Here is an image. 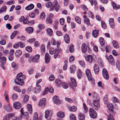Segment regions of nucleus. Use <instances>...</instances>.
<instances>
[{"label":"nucleus","instance_id":"nucleus-4","mask_svg":"<svg viewBox=\"0 0 120 120\" xmlns=\"http://www.w3.org/2000/svg\"><path fill=\"white\" fill-rule=\"evenodd\" d=\"M89 114L90 117L93 118H95L97 117V113L92 108H90L89 110Z\"/></svg>","mask_w":120,"mask_h":120},{"label":"nucleus","instance_id":"nucleus-31","mask_svg":"<svg viewBox=\"0 0 120 120\" xmlns=\"http://www.w3.org/2000/svg\"><path fill=\"white\" fill-rule=\"evenodd\" d=\"M26 31L28 33H30L33 32V28L31 27H29L26 29Z\"/></svg>","mask_w":120,"mask_h":120},{"label":"nucleus","instance_id":"nucleus-24","mask_svg":"<svg viewBox=\"0 0 120 120\" xmlns=\"http://www.w3.org/2000/svg\"><path fill=\"white\" fill-rule=\"evenodd\" d=\"M47 33L49 35L51 36L53 34V31L50 28L47 29L46 30Z\"/></svg>","mask_w":120,"mask_h":120},{"label":"nucleus","instance_id":"nucleus-6","mask_svg":"<svg viewBox=\"0 0 120 120\" xmlns=\"http://www.w3.org/2000/svg\"><path fill=\"white\" fill-rule=\"evenodd\" d=\"M15 83L20 85H23L24 84V81L23 79L21 78H17L14 80Z\"/></svg>","mask_w":120,"mask_h":120},{"label":"nucleus","instance_id":"nucleus-40","mask_svg":"<svg viewBox=\"0 0 120 120\" xmlns=\"http://www.w3.org/2000/svg\"><path fill=\"white\" fill-rule=\"evenodd\" d=\"M75 20L76 22L79 24L81 23V19L80 18L78 17H76L75 18Z\"/></svg>","mask_w":120,"mask_h":120},{"label":"nucleus","instance_id":"nucleus-47","mask_svg":"<svg viewBox=\"0 0 120 120\" xmlns=\"http://www.w3.org/2000/svg\"><path fill=\"white\" fill-rule=\"evenodd\" d=\"M88 15L89 17L90 18L93 19L94 17L93 14L91 11L88 12Z\"/></svg>","mask_w":120,"mask_h":120},{"label":"nucleus","instance_id":"nucleus-45","mask_svg":"<svg viewBox=\"0 0 120 120\" xmlns=\"http://www.w3.org/2000/svg\"><path fill=\"white\" fill-rule=\"evenodd\" d=\"M17 32L16 31H14L11 35L10 37L12 39H13L16 35Z\"/></svg>","mask_w":120,"mask_h":120},{"label":"nucleus","instance_id":"nucleus-13","mask_svg":"<svg viewBox=\"0 0 120 120\" xmlns=\"http://www.w3.org/2000/svg\"><path fill=\"white\" fill-rule=\"evenodd\" d=\"M95 73L97 74L99 72V68L98 65L97 64H95L93 67Z\"/></svg>","mask_w":120,"mask_h":120},{"label":"nucleus","instance_id":"nucleus-57","mask_svg":"<svg viewBox=\"0 0 120 120\" xmlns=\"http://www.w3.org/2000/svg\"><path fill=\"white\" fill-rule=\"evenodd\" d=\"M101 23L102 27L104 29L106 28V25L104 22L102 21L101 22Z\"/></svg>","mask_w":120,"mask_h":120},{"label":"nucleus","instance_id":"nucleus-14","mask_svg":"<svg viewBox=\"0 0 120 120\" xmlns=\"http://www.w3.org/2000/svg\"><path fill=\"white\" fill-rule=\"evenodd\" d=\"M99 41L101 45L100 47V48L102 50V46H104L105 44V41L104 38L102 37L100 38H99Z\"/></svg>","mask_w":120,"mask_h":120},{"label":"nucleus","instance_id":"nucleus-27","mask_svg":"<svg viewBox=\"0 0 120 120\" xmlns=\"http://www.w3.org/2000/svg\"><path fill=\"white\" fill-rule=\"evenodd\" d=\"M34 7V5L32 4H31L27 6L26 8L25 9L27 10H30L33 9Z\"/></svg>","mask_w":120,"mask_h":120},{"label":"nucleus","instance_id":"nucleus-55","mask_svg":"<svg viewBox=\"0 0 120 120\" xmlns=\"http://www.w3.org/2000/svg\"><path fill=\"white\" fill-rule=\"evenodd\" d=\"M61 85L64 89H67L68 87V84L65 82H62V84H61Z\"/></svg>","mask_w":120,"mask_h":120},{"label":"nucleus","instance_id":"nucleus-30","mask_svg":"<svg viewBox=\"0 0 120 120\" xmlns=\"http://www.w3.org/2000/svg\"><path fill=\"white\" fill-rule=\"evenodd\" d=\"M78 118L80 120H84L85 119V116L83 114L80 113L78 115Z\"/></svg>","mask_w":120,"mask_h":120},{"label":"nucleus","instance_id":"nucleus-56","mask_svg":"<svg viewBox=\"0 0 120 120\" xmlns=\"http://www.w3.org/2000/svg\"><path fill=\"white\" fill-rule=\"evenodd\" d=\"M52 5H53V4H52V2L51 1H49L46 3V5L48 8H50L51 6Z\"/></svg>","mask_w":120,"mask_h":120},{"label":"nucleus","instance_id":"nucleus-19","mask_svg":"<svg viewBox=\"0 0 120 120\" xmlns=\"http://www.w3.org/2000/svg\"><path fill=\"white\" fill-rule=\"evenodd\" d=\"M40 55L37 54L35 55L33 57V62L38 63L40 58Z\"/></svg>","mask_w":120,"mask_h":120},{"label":"nucleus","instance_id":"nucleus-11","mask_svg":"<svg viewBox=\"0 0 120 120\" xmlns=\"http://www.w3.org/2000/svg\"><path fill=\"white\" fill-rule=\"evenodd\" d=\"M53 99L54 103L56 105L59 104L60 103V101L57 96H55L53 98Z\"/></svg>","mask_w":120,"mask_h":120},{"label":"nucleus","instance_id":"nucleus-36","mask_svg":"<svg viewBox=\"0 0 120 120\" xmlns=\"http://www.w3.org/2000/svg\"><path fill=\"white\" fill-rule=\"evenodd\" d=\"M6 10L7 7L5 6H3L0 9V14L3 12L6 11Z\"/></svg>","mask_w":120,"mask_h":120},{"label":"nucleus","instance_id":"nucleus-9","mask_svg":"<svg viewBox=\"0 0 120 120\" xmlns=\"http://www.w3.org/2000/svg\"><path fill=\"white\" fill-rule=\"evenodd\" d=\"M60 50V49L59 48L56 49L55 50L54 56V58H56L57 57L58 58H59L60 57V55L58 54Z\"/></svg>","mask_w":120,"mask_h":120},{"label":"nucleus","instance_id":"nucleus-43","mask_svg":"<svg viewBox=\"0 0 120 120\" xmlns=\"http://www.w3.org/2000/svg\"><path fill=\"white\" fill-rule=\"evenodd\" d=\"M58 21L56 20L55 21V23L53 27L54 29L55 30H57L58 28Z\"/></svg>","mask_w":120,"mask_h":120},{"label":"nucleus","instance_id":"nucleus-22","mask_svg":"<svg viewBox=\"0 0 120 120\" xmlns=\"http://www.w3.org/2000/svg\"><path fill=\"white\" fill-rule=\"evenodd\" d=\"M4 107L8 112L10 111L11 110V108L9 104L4 105Z\"/></svg>","mask_w":120,"mask_h":120},{"label":"nucleus","instance_id":"nucleus-21","mask_svg":"<svg viewBox=\"0 0 120 120\" xmlns=\"http://www.w3.org/2000/svg\"><path fill=\"white\" fill-rule=\"evenodd\" d=\"M46 99L45 98H43L39 101V105L41 106L43 105H45V103Z\"/></svg>","mask_w":120,"mask_h":120},{"label":"nucleus","instance_id":"nucleus-7","mask_svg":"<svg viewBox=\"0 0 120 120\" xmlns=\"http://www.w3.org/2000/svg\"><path fill=\"white\" fill-rule=\"evenodd\" d=\"M105 57L107 60H108L109 63L112 64H114V58L111 55H110L109 56H108L107 55L105 56Z\"/></svg>","mask_w":120,"mask_h":120},{"label":"nucleus","instance_id":"nucleus-38","mask_svg":"<svg viewBox=\"0 0 120 120\" xmlns=\"http://www.w3.org/2000/svg\"><path fill=\"white\" fill-rule=\"evenodd\" d=\"M22 52L20 50H17L15 52V55L16 56L19 57L22 54Z\"/></svg>","mask_w":120,"mask_h":120},{"label":"nucleus","instance_id":"nucleus-51","mask_svg":"<svg viewBox=\"0 0 120 120\" xmlns=\"http://www.w3.org/2000/svg\"><path fill=\"white\" fill-rule=\"evenodd\" d=\"M45 13L44 12H42L40 15V19H41L45 18Z\"/></svg>","mask_w":120,"mask_h":120},{"label":"nucleus","instance_id":"nucleus-39","mask_svg":"<svg viewBox=\"0 0 120 120\" xmlns=\"http://www.w3.org/2000/svg\"><path fill=\"white\" fill-rule=\"evenodd\" d=\"M41 51L42 54L45 53V46L43 44H42L41 48Z\"/></svg>","mask_w":120,"mask_h":120},{"label":"nucleus","instance_id":"nucleus-48","mask_svg":"<svg viewBox=\"0 0 120 120\" xmlns=\"http://www.w3.org/2000/svg\"><path fill=\"white\" fill-rule=\"evenodd\" d=\"M37 86L35 88V92H39L41 90V86L39 85H37Z\"/></svg>","mask_w":120,"mask_h":120},{"label":"nucleus","instance_id":"nucleus-5","mask_svg":"<svg viewBox=\"0 0 120 120\" xmlns=\"http://www.w3.org/2000/svg\"><path fill=\"white\" fill-rule=\"evenodd\" d=\"M81 49L82 52L84 53H85L86 52L88 49L89 52L91 51L89 47L88 46L86 45V44L85 43L82 44Z\"/></svg>","mask_w":120,"mask_h":120},{"label":"nucleus","instance_id":"nucleus-53","mask_svg":"<svg viewBox=\"0 0 120 120\" xmlns=\"http://www.w3.org/2000/svg\"><path fill=\"white\" fill-rule=\"evenodd\" d=\"M112 101L114 103L116 102L118 103L119 102L118 100L115 97H114L112 98Z\"/></svg>","mask_w":120,"mask_h":120},{"label":"nucleus","instance_id":"nucleus-41","mask_svg":"<svg viewBox=\"0 0 120 120\" xmlns=\"http://www.w3.org/2000/svg\"><path fill=\"white\" fill-rule=\"evenodd\" d=\"M46 23L48 24H50L52 23V19L50 18H47L46 19Z\"/></svg>","mask_w":120,"mask_h":120},{"label":"nucleus","instance_id":"nucleus-3","mask_svg":"<svg viewBox=\"0 0 120 120\" xmlns=\"http://www.w3.org/2000/svg\"><path fill=\"white\" fill-rule=\"evenodd\" d=\"M45 117L47 120H50L51 118L52 112L49 109L46 110L45 112Z\"/></svg>","mask_w":120,"mask_h":120},{"label":"nucleus","instance_id":"nucleus-17","mask_svg":"<svg viewBox=\"0 0 120 120\" xmlns=\"http://www.w3.org/2000/svg\"><path fill=\"white\" fill-rule=\"evenodd\" d=\"M86 73L88 79L90 80V79H91V78L92 77V76L91 74L90 70L89 69L86 70Z\"/></svg>","mask_w":120,"mask_h":120},{"label":"nucleus","instance_id":"nucleus-2","mask_svg":"<svg viewBox=\"0 0 120 120\" xmlns=\"http://www.w3.org/2000/svg\"><path fill=\"white\" fill-rule=\"evenodd\" d=\"M7 115H8L10 116L9 117V120H10V118L11 117H12V120H21L22 119L23 117L22 114H21L18 117L15 116L14 113L8 114Z\"/></svg>","mask_w":120,"mask_h":120},{"label":"nucleus","instance_id":"nucleus-25","mask_svg":"<svg viewBox=\"0 0 120 120\" xmlns=\"http://www.w3.org/2000/svg\"><path fill=\"white\" fill-rule=\"evenodd\" d=\"M99 31L94 30L92 32V34L94 38H96L98 34Z\"/></svg>","mask_w":120,"mask_h":120},{"label":"nucleus","instance_id":"nucleus-23","mask_svg":"<svg viewBox=\"0 0 120 120\" xmlns=\"http://www.w3.org/2000/svg\"><path fill=\"white\" fill-rule=\"evenodd\" d=\"M57 116L60 118H63L65 116L64 113L62 112H59L57 114Z\"/></svg>","mask_w":120,"mask_h":120},{"label":"nucleus","instance_id":"nucleus-62","mask_svg":"<svg viewBox=\"0 0 120 120\" xmlns=\"http://www.w3.org/2000/svg\"><path fill=\"white\" fill-rule=\"evenodd\" d=\"M55 79V77L52 75H51L49 77V79L50 81H53Z\"/></svg>","mask_w":120,"mask_h":120},{"label":"nucleus","instance_id":"nucleus-8","mask_svg":"<svg viewBox=\"0 0 120 120\" xmlns=\"http://www.w3.org/2000/svg\"><path fill=\"white\" fill-rule=\"evenodd\" d=\"M94 57H92V56L90 55H89L86 57H85L86 60L89 63H92L94 61Z\"/></svg>","mask_w":120,"mask_h":120},{"label":"nucleus","instance_id":"nucleus-15","mask_svg":"<svg viewBox=\"0 0 120 120\" xmlns=\"http://www.w3.org/2000/svg\"><path fill=\"white\" fill-rule=\"evenodd\" d=\"M93 104L94 106L97 108H100V103L98 100L93 101Z\"/></svg>","mask_w":120,"mask_h":120},{"label":"nucleus","instance_id":"nucleus-50","mask_svg":"<svg viewBox=\"0 0 120 120\" xmlns=\"http://www.w3.org/2000/svg\"><path fill=\"white\" fill-rule=\"evenodd\" d=\"M106 74H102L103 75L104 78L106 79H108L109 78V75L108 73H106Z\"/></svg>","mask_w":120,"mask_h":120},{"label":"nucleus","instance_id":"nucleus-54","mask_svg":"<svg viewBox=\"0 0 120 120\" xmlns=\"http://www.w3.org/2000/svg\"><path fill=\"white\" fill-rule=\"evenodd\" d=\"M107 107L109 111L113 110V106L112 104H110L107 105Z\"/></svg>","mask_w":120,"mask_h":120},{"label":"nucleus","instance_id":"nucleus-63","mask_svg":"<svg viewBox=\"0 0 120 120\" xmlns=\"http://www.w3.org/2000/svg\"><path fill=\"white\" fill-rule=\"evenodd\" d=\"M10 116L9 115L6 114L3 120H9Z\"/></svg>","mask_w":120,"mask_h":120},{"label":"nucleus","instance_id":"nucleus-20","mask_svg":"<svg viewBox=\"0 0 120 120\" xmlns=\"http://www.w3.org/2000/svg\"><path fill=\"white\" fill-rule=\"evenodd\" d=\"M111 4L113 7V9L115 10H117L120 8V6L119 5H117L113 2H111Z\"/></svg>","mask_w":120,"mask_h":120},{"label":"nucleus","instance_id":"nucleus-16","mask_svg":"<svg viewBox=\"0 0 120 120\" xmlns=\"http://www.w3.org/2000/svg\"><path fill=\"white\" fill-rule=\"evenodd\" d=\"M64 39L65 42L67 43H69L70 41V38L68 34H66L64 35Z\"/></svg>","mask_w":120,"mask_h":120},{"label":"nucleus","instance_id":"nucleus-12","mask_svg":"<svg viewBox=\"0 0 120 120\" xmlns=\"http://www.w3.org/2000/svg\"><path fill=\"white\" fill-rule=\"evenodd\" d=\"M14 107L16 109H19L21 107V104L18 102H15L13 104Z\"/></svg>","mask_w":120,"mask_h":120},{"label":"nucleus","instance_id":"nucleus-61","mask_svg":"<svg viewBox=\"0 0 120 120\" xmlns=\"http://www.w3.org/2000/svg\"><path fill=\"white\" fill-rule=\"evenodd\" d=\"M81 8L84 11H87L88 10V8L84 5H82L81 6Z\"/></svg>","mask_w":120,"mask_h":120},{"label":"nucleus","instance_id":"nucleus-64","mask_svg":"<svg viewBox=\"0 0 120 120\" xmlns=\"http://www.w3.org/2000/svg\"><path fill=\"white\" fill-rule=\"evenodd\" d=\"M117 68L118 70L120 71V64L119 62H117L116 63Z\"/></svg>","mask_w":120,"mask_h":120},{"label":"nucleus","instance_id":"nucleus-35","mask_svg":"<svg viewBox=\"0 0 120 120\" xmlns=\"http://www.w3.org/2000/svg\"><path fill=\"white\" fill-rule=\"evenodd\" d=\"M69 110L72 112H75L77 110V108L75 106H73L69 107Z\"/></svg>","mask_w":120,"mask_h":120},{"label":"nucleus","instance_id":"nucleus-44","mask_svg":"<svg viewBox=\"0 0 120 120\" xmlns=\"http://www.w3.org/2000/svg\"><path fill=\"white\" fill-rule=\"evenodd\" d=\"M84 21L88 26L90 25V23L89 19L88 18L85 19L84 20Z\"/></svg>","mask_w":120,"mask_h":120},{"label":"nucleus","instance_id":"nucleus-1","mask_svg":"<svg viewBox=\"0 0 120 120\" xmlns=\"http://www.w3.org/2000/svg\"><path fill=\"white\" fill-rule=\"evenodd\" d=\"M53 5L50 9V11H52L55 9L56 11H58L60 7L59 5L58 4L57 1L56 0L54 1L53 3Z\"/></svg>","mask_w":120,"mask_h":120},{"label":"nucleus","instance_id":"nucleus-29","mask_svg":"<svg viewBox=\"0 0 120 120\" xmlns=\"http://www.w3.org/2000/svg\"><path fill=\"white\" fill-rule=\"evenodd\" d=\"M70 79L72 84L75 87H76L77 86V84L75 79L72 77Z\"/></svg>","mask_w":120,"mask_h":120},{"label":"nucleus","instance_id":"nucleus-32","mask_svg":"<svg viewBox=\"0 0 120 120\" xmlns=\"http://www.w3.org/2000/svg\"><path fill=\"white\" fill-rule=\"evenodd\" d=\"M28 110L30 113L31 114L32 112V109L31 105L30 104H28L27 106Z\"/></svg>","mask_w":120,"mask_h":120},{"label":"nucleus","instance_id":"nucleus-49","mask_svg":"<svg viewBox=\"0 0 120 120\" xmlns=\"http://www.w3.org/2000/svg\"><path fill=\"white\" fill-rule=\"evenodd\" d=\"M70 120H76V117L75 115L73 114H71L69 116Z\"/></svg>","mask_w":120,"mask_h":120},{"label":"nucleus","instance_id":"nucleus-28","mask_svg":"<svg viewBox=\"0 0 120 120\" xmlns=\"http://www.w3.org/2000/svg\"><path fill=\"white\" fill-rule=\"evenodd\" d=\"M55 82L57 86H60L61 85V84L62 83L61 80L59 79L56 80Z\"/></svg>","mask_w":120,"mask_h":120},{"label":"nucleus","instance_id":"nucleus-42","mask_svg":"<svg viewBox=\"0 0 120 120\" xmlns=\"http://www.w3.org/2000/svg\"><path fill=\"white\" fill-rule=\"evenodd\" d=\"M112 44L114 47L116 49L119 47L116 41H113L112 42Z\"/></svg>","mask_w":120,"mask_h":120},{"label":"nucleus","instance_id":"nucleus-10","mask_svg":"<svg viewBox=\"0 0 120 120\" xmlns=\"http://www.w3.org/2000/svg\"><path fill=\"white\" fill-rule=\"evenodd\" d=\"M50 59V57L49 54L48 53H46L45 56V61L46 63H49Z\"/></svg>","mask_w":120,"mask_h":120},{"label":"nucleus","instance_id":"nucleus-18","mask_svg":"<svg viewBox=\"0 0 120 120\" xmlns=\"http://www.w3.org/2000/svg\"><path fill=\"white\" fill-rule=\"evenodd\" d=\"M109 24L111 27L113 28L114 26V19L112 18H110L109 20Z\"/></svg>","mask_w":120,"mask_h":120},{"label":"nucleus","instance_id":"nucleus-59","mask_svg":"<svg viewBox=\"0 0 120 120\" xmlns=\"http://www.w3.org/2000/svg\"><path fill=\"white\" fill-rule=\"evenodd\" d=\"M74 45L73 44H71L70 46L69 51L70 52L72 53L74 51L73 48Z\"/></svg>","mask_w":120,"mask_h":120},{"label":"nucleus","instance_id":"nucleus-34","mask_svg":"<svg viewBox=\"0 0 120 120\" xmlns=\"http://www.w3.org/2000/svg\"><path fill=\"white\" fill-rule=\"evenodd\" d=\"M113 110H112L109 111V115L108 116L113 117L112 116L115 115V112Z\"/></svg>","mask_w":120,"mask_h":120},{"label":"nucleus","instance_id":"nucleus-58","mask_svg":"<svg viewBox=\"0 0 120 120\" xmlns=\"http://www.w3.org/2000/svg\"><path fill=\"white\" fill-rule=\"evenodd\" d=\"M26 50L28 52H31L32 51V49L31 47L30 46H28L26 48Z\"/></svg>","mask_w":120,"mask_h":120},{"label":"nucleus","instance_id":"nucleus-52","mask_svg":"<svg viewBox=\"0 0 120 120\" xmlns=\"http://www.w3.org/2000/svg\"><path fill=\"white\" fill-rule=\"evenodd\" d=\"M38 113L37 112H35L34 113L33 118V120H38Z\"/></svg>","mask_w":120,"mask_h":120},{"label":"nucleus","instance_id":"nucleus-33","mask_svg":"<svg viewBox=\"0 0 120 120\" xmlns=\"http://www.w3.org/2000/svg\"><path fill=\"white\" fill-rule=\"evenodd\" d=\"M75 66L72 65L70 68V72L71 73H74L75 72Z\"/></svg>","mask_w":120,"mask_h":120},{"label":"nucleus","instance_id":"nucleus-37","mask_svg":"<svg viewBox=\"0 0 120 120\" xmlns=\"http://www.w3.org/2000/svg\"><path fill=\"white\" fill-rule=\"evenodd\" d=\"M22 114V116H23L24 117L25 119H26L29 118L28 113L27 112H25L23 114Z\"/></svg>","mask_w":120,"mask_h":120},{"label":"nucleus","instance_id":"nucleus-46","mask_svg":"<svg viewBox=\"0 0 120 120\" xmlns=\"http://www.w3.org/2000/svg\"><path fill=\"white\" fill-rule=\"evenodd\" d=\"M89 1L90 3L92 5L94 4L96 6L97 4V2L96 0H89Z\"/></svg>","mask_w":120,"mask_h":120},{"label":"nucleus","instance_id":"nucleus-60","mask_svg":"<svg viewBox=\"0 0 120 120\" xmlns=\"http://www.w3.org/2000/svg\"><path fill=\"white\" fill-rule=\"evenodd\" d=\"M13 89L14 90L18 92H20L21 91V90L17 86H15L14 87Z\"/></svg>","mask_w":120,"mask_h":120},{"label":"nucleus","instance_id":"nucleus-26","mask_svg":"<svg viewBox=\"0 0 120 120\" xmlns=\"http://www.w3.org/2000/svg\"><path fill=\"white\" fill-rule=\"evenodd\" d=\"M82 73L81 70L79 69L77 72V77L79 79H81L82 75Z\"/></svg>","mask_w":120,"mask_h":120}]
</instances>
